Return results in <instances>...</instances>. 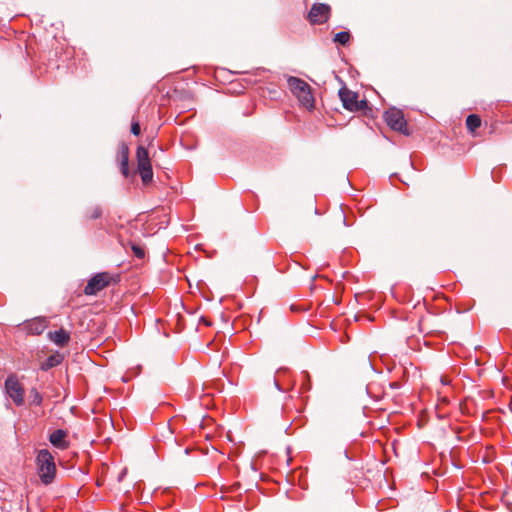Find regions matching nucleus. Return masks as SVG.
<instances>
[{"mask_svg": "<svg viewBox=\"0 0 512 512\" xmlns=\"http://www.w3.org/2000/svg\"><path fill=\"white\" fill-rule=\"evenodd\" d=\"M31 404L39 406L42 403V395L38 392L36 388L31 389L30 391Z\"/></svg>", "mask_w": 512, "mask_h": 512, "instance_id": "16", "label": "nucleus"}, {"mask_svg": "<svg viewBox=\"0 0 512 512\" xmlns=\"http://www.w3.org/2000/svg\"><path fill=\"white\" fill-rule=\"evenodd\" d=\"M289 371L286 368H279L276 371L275 377H274V385L279 391H286L289 387H285L282 383V377H284L286 374H288Z\"/></svg>", "mask_w": 512, "mask_h": 512, "instance_id": "13", "label": "nucleus"}, {"mask_svg": "<svg viewBox=\"0 0 512 512\" xmlns=\"http://www.w3.org/2000/svg\"><path fill=\"white\" fill-rule=\"evenodd\" d=\"M137 169L143 184H148L153 179V171L148 150L143 146H138L136 151Z\"/></svg>", "mask_w": 512, "mask_h": 512, "instance_id": "3", "label": "nucleus"}, {"mask_svg": "<svg viewBox=\"0 0 512 512\" xmlns=\"http://www.w3.org/2000/svg\"><path fill=\"white\" fill-rule=\"evenodd\" d=\"M289 89L298 99L301 106L311 110L314 108V97L311 93L310 85L304 80L297 77H289L287 80Z\"/></svg>", "mask_w": 512, "mask_h": 512, "instance_id": "1", "label": "nucleus"}, {"mask_svg": "<svg viewBox=\"0 0 512 512\" xmlns=\"http://www.w3.org/2000/svg\"><path fill=\"white\" fill-rule=\"evenodd\" d=\"M330 6L323 3L314 4L308 14V20L311 24H323L330 17Z\"/></svg>", "mask_w": 512, "mask_h": 512, "instance_id": "8", "label": "nucleus"}, {"mask_svg": "<svg viewBox=\"0 0 512 512\" xmlns=\"http://www.w3.org/2000/svg\"><path fill=\"white\" fill-rule=\"evenodd\" d=\"M385 120L391 129L403 134H408L407 123L401 110L396 108L387 110L385 112Z\"/></svg>", "mask_w": 512, "mask_h": 512, "instance_id": "6", "label": "nucleus"}, {"mask_svg": "<svg viewBox=\"0 0 512 512\" xmlns=\"http://www.w3.org/2000/svg\"><path fill=\"white\" fill-rule=\"evenodd\" d=\"M132 251L137 258H143L145 255L144 249L136 245L132 246Z\"/></svg>", "mask_w": 512, "mask_h": 512, "instance_id": "19", "label": "nucleus"}, {"mask_svg": "<svg viewBox=\"0 0 512 512\" xmlns=\"http://www.w3.org/2000/svg\"><path fill=\"white\" fill-rule=\"evenodd\" d=\"M5 391L17 406L24 403V389L15 375H9L5 380Z\"/></svg>", "mask_w": 512, "mask_h": 512, "instance_id": "4", "label": "nucleus"}, {"mask_svg": "<svg viewBox=\"0 0 512 512\" xmlns=\"http://www.w3.org/2000/svg\"><path fill=\"white\" fill-rule=\"evenodd\" d=\"M112 280L113 277L109 273H98L88 281L84 288V292L86 295H96L98 292L106 288Z\"/></svg>", "mask_w": 512, "mask_h": 512, "instance_id": "5", "label": "nucleus"}, {"mask_svg": "<svg viewBox=\"0 0 512 512\" xmlns=\"http://www.w3.org/2000/svg\"><path fill=\"white\" fill-rule=\"evenodd\" d=\"M50 443L57 449L65 450L69 447V441L67 440V431L57 429L53 431L49 436Z\"/></svg>", "mask_w": 512, "mask_h": 512, "instance_id": "10", "label": "nucleus"}, {"mask_svg": "<svg viewBox=\"0 0 512 512\" xmlns=\"http://www.w3.org/2000/svg\"><path fill=\"white\" fill-rule=\"evenodd\" d=\"M466 126L470 132H475L481 126V119L475 114H471L466 119Z\"/></svg>", "mask_w": 512, "mask_h": 512, "instance_id": "14", "label": "nucleus"}, {"mask_svg": "<svg viewBox=\"0 0 512 512\" xmlns=\"http://www.w3.org/2000/svg\"><path fill=\"white\" fill-rule=\"evenodd\" d=\"M339 97L343 103L344 108L349 111H360L366 105L365 101L358 100L357 93L347 88H342L339 90Z\"/></svg>", "mask_w": 512, "mask_h": 512, "instance_id": "7", "label": "nucleus"}, {"mask_svg": "<svg viewBox=\"0 0 512 512\" xmlns=\"http://www.w3.org/2000/svg\"><path fill=\"white\" fill-rule=\"evenodd\" d=\"M23 330L31 335H40L48 326V320L45 317H36L25 321Z\"/></svg>", "mask_w": 512, "mask_h": 512, "instance_id": "9", "label": "nucleus"}, {"mask_svg": "<svg viewBox=\"0 0 512 512\" xmlns=\"http://www.w3.org/2000/svg\"><path fill=\"white\" fill-rule=\"evenodd\" d=\"M120 170L124 177L129 176V149L122 145L119 151Z\"/></svg>", "mask_w": 512, "mask_h": 512, "instance_id": "11", "label": "nucleus"}, {"mask_svg": "<svg viewBox=\"0 0 512 512\" xmlns=\"http://www.w3.org/2000/svg\"><path fill=\"white\" fill-rule=\"evenodd\" d=\"M48 337L53 343H55L56 345H58L60 347L65 346L70 340L69 333L66 332L64 329H60V330L54 331V332H49Z\"/></svg>", "mask_w": 512, "mask_h": 512, "instance_id": "12", "label": "nucleus"}, {"mask_svg": "<svg viewBox=\"0 0 512 512\" xmlns=\"http://www.w3.org/2000/svg\"><path fill=\"white\" fill-rule=\"evenodd\" d=\"M131 132L138 136L140 134V124L138 121H133L131 124Z\"/></svg>", "mask_w": 512, "mask_h": 512, "instance_id": "20", "label": "nucleus"}, {"mask_svg": "<svg viewBox=\"0 0 512 512\" xmlns=\"http://www.w3.org/2000/svg\"><path fill=\"white\" fill-rule=\"evenodd\" d=\"M441 382H442L444 385H446V384L448 383V382H447V380H446V379H444L443 377L441 378Z\"/></svg>", "mask_w": 512, "mask_h": 512, "instance_id": "21", "label": "nucleus"}, {"mask_svg": "<svg viewBox=\"0 0 512 512\" xmlns=\"http://www.w3.org/2000/svg\"><path fill=\"white\" fill-rule=\"evenodd\" d=\"M36 464L38 475L42 483L46 485L50 484L54 480L56 474V465L51 452L47 449L40 450L36 457Z\"/></svg>", "mask_w": 512, "mask_h": 512, "instance_id": "2", "label": "nucleus"}, {"mask_svg": "<svg viewBox=\"0 0 512 512\" xmlns=\"http://www.w3.org/2000/svg\"><path fill=\"white\" fill-rule=\"evenodd\" d=\"M101 215H102V210L99 206L92 207L87 212L88 219H97V218L101 217Z\"/></svg>", "mask_w": 512, "mask_h": 512, "instance_id": "17", "label": "nucleus"}, {"mask_svg": "<svg viewBox=\"0 0 512 512\" xmlns=\"http://www.w3.org/2000/svg\"><path fill=\"white\" fill-rule=\"evenodd\" d=\"M350 40L349 32L342 31L335 35L334 42L339 43L341 45H346Z\"/></svg>", "mask_w": 512, "mask_h": 512, "instance_id": "15", "label": "nucleus"}, {"mask_svg": "<svg viewBox=\"0 0 512 512\" xmlns=\"http://www.w3.org/2000/svg\"><path fill=\"white\" fill-rule=\"evenodd\" d=\"M302 376L304 378V381L302 383V387H301V392H305V391H308L310 390L311 388V384H310V376L307 372H303L302 373Z\"/></svg>", "mask_w": 512, "mask_h": 512, "instance_id": "18", "label": "nucleus"}]
</instances>
